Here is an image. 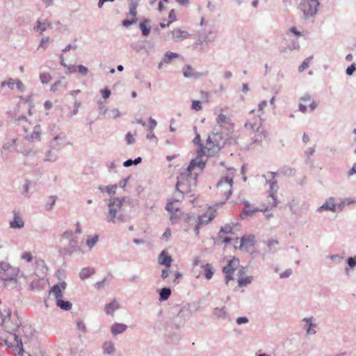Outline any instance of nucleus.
Returning <instances> with one entry per match:
<instances>
[{
	"instance_id": "f257e3e1",
	"label": "nucleus",
	"mask_w": 356,
	"mask_h": 356,
	"mask_svg": "<svg viewBox=\"0 0 356 356\" xmlns=\"http://www.w3.org/2000/svg\"><path fill=\"white\" fill-rule=\"evenodd\" d=\"M204 165L205 161L204 160H201L199 158L192 160L187 170L181 173L177 177V190L182 194L189 193L192 188L195 186L196 183V179L191 175V172L196 168L202 170Z\"/></svg>"
},
{
	"instance_id": "f03ea898",
	"label": "nucleus",
	"mask_w": 356,
	"mask_h": 356,
	"mask_svg": "<svg viewBox=\"0 0 356 356\" xmlns=\"http://www.w3.org/2000/svg\"><path fill=\"white\" fill-rule=\"evenodd\" d=\"M234 172L235 170L229 169L227 175L217 183L215 195L219 200L220 204H223L232 195Z\"/></svg>"
},
{
	"instance_id": "7ed1b4c3",
	"label": "nucleus",
	"mask_w": 356,
	"mask_h": 356,
	"mask_svg": "<svg viewBox=\"0 0 356 356\" xmlns=\"http://www.w3.org/2000/svg\"><path fill=\"white\" fill-rule=\"evenodd\" d=\"M222 138L219 134H212L209 136L204 145H200V148L197 150L200 159L202 160V156H211L215 155L221 148L222 145Z\"/></svg>"
},
{
	"instance_id": "20e7f679",
	"label": "nucleus",
	"mask_w": 356,
	"mask_h": 356,
	"mask_svg": "<svg viewBox=\"0 0 356 356\" xmlns=\"http://www.w3.org/2000/svg\"><path fill=\"white\" fill-rule=\"evenodd\" d=\"M216 122L222 131L232 133L234 129L232 115L228 113H220L216 118Z\"/></svg>"
},
{
	"instance_id": "39448f33",
	"label": "nucleus",
	"mask_w": 356,
	"mask_h": 356,
	"mask_svg": "<svg viewBox=\"0 0 356 356\" xmlns=\"http://www.w3.org/2000/svg\"><path fill=\"white\" fill-rule=\"evenodd\" d=\"M122 207V200L118 198H113L110 200L108 204L109 212L107 216L108 221L115 222V219L117 218L118 220H122V216L121 214L117 215L118 211Z\"/></svg>"
},
{
	"instance_id": "423d86ee",
	"label": "nucleus",
	"mask_w": 356,
	"mask_h": 356,
	"mask_svg": "<svg viewBox=\"0 0 356 356\" xmlns=\"http://www.w3.org/2000/svg\"><path fill=\"white\" fill-rule=\"evenodd\" d=\"M318 0H304L300 3V8L303 13L305 18L314 15L318 10Z\"/></svg>"
},
{
	"instance_id": "0eeeda50",
	"label": "nucleus",
	"mask_w": 356,
	"mask_h": 356,
	"mask_svg": "<svg viewBox=\"0 0 356 356\" xmlns=\"http://www.w3.org/2000/svg\"><path fill=\"white\" fill-rule=\"evenodd\" d=\"M24 129L26 138L30 141L39 140L41 134V127L39 124L33 125L31 123L24 121Z\"/></svg>"
},
{
	"instance_id": "6e6552de",
	"label": "nucleus",
	"mask_w": 356,
	"mask_h": 356,
	"mask_svg": "<svg viewBox=\"0 0 356 356\" xmlns=\"http://www.w3.org/2000/svg\"><path fill=\"white\" fill-rule=\"evenodd\" d=\"M275 188H277V182L273 181L270 184L271 193L267 197V202L263 204L261 206V212H266V211H270L272 209L277 207V205L278 204V201L277 199V196L275 195L276 191L275 192L273 191Z\"/></svg>"
},
{
	"instance_id": "1a4fd4ad",
	"label": "nucleus",
	"mask_w": 356,
	"mask_h": 356,
	"mask_svg": "<svg viewBox=\"0 0 356 356\" xmlns=\"http://www.w3.org/2000/svg\"><path fill=\"white\" fill-rule=\"evenodd\" d=\"M238 267L239 260L234 257L229 260L228 264L223 268L222 272L225 275V282L227 284L230 280L234 279L233 274Z\"/></svg>"
},
{
	"instance_id": "9d476101",
	"label": "nucleus",
	"mask_w": 356,
	"mask_h": 356,
	"mask_svg": "<svg viewBox=\"0 0 356 356\" xmlns=\"http://www.w3.org/2000/svg\"><path fill=\"white\" fill-rule=\"evenodd\" d=\"M215 216L214 211L209 208L208 211L202 216H199L197 220V225L195 227V232L197 235L200 233V225H206L209 223Z\"/></svg>"
},
{
	"instance_id": "9b49d317",
	"label": "nucleus",
	"mask_w": 356,
	"mask_h": 356,
	"mask_svg": "<svg viewBox=\"0 0 356 356\" xmlns=\"http://www.w3.org/2000/svg\"><path fill=\"white\" fill-rule=\"evenodd\" d=\"M307 106H309L311 111H314L317 106V104L309 95H305L300 98L299 111L302 113H305L307 111Z\"/></svg>"
},
{
	"instance_id": "f8f14e48",
	"label": "nucleus",
	"mask_w": 356,
	"mask_h": 356,
	"mask_svg": "<svg viewBox=\"0 0 356 356\" xmlns=\"http://www.w3.org/2000/svg\"><path fill=\"white\" fill-rule=\"evenodd\" d=\"M255 244V236L253 234L245 235L241 238L239 249L249 252L252 250Z\"/></svg>"
},
{
	"instance_id": "ddd939ff",
	"label": "nucleus",
	"mask_w": 356,
	"mask_h": 356,
	"mask_svg": "<svg viewBox=\"0 0 356 356\" xmlns=\"http://www.w3.org/2000/svg\"><path fill=\"white\" fill-rule=\"evenodd\" d=\"M166 210L171 213L170 220L172 223H175L179 219V216L176 213L179 210V201L176 200H170L168 202Z\"/></svg>"
},
{
	"instance_id": "4468645a",
	"label": "nucleus",
	"mask_w": 356,
	"mask_h": 356,
	"mask_svg": "<svg viewBox=\"0 0 356 356\" xmlns=\"http://www.w3.org/2000/svg\"><path fill=\"white\" fill-rule=\"evenodd\" d=\"M244 208L240 214L241 218L245 219L252 217L257 212H261V208L254 207L248 201L243 202Z\"/></svg>"
},
{
	"instance_id": "2eb2a0df",
	"label": "nucleus",
	"mask_w": 356,
	"mask_h": 356,
	"mask_svg": "<svg viewBox=\"0 0 356 356\" xmlns=\"http://www.w3.org/2000/svg\"><path fill=\"white\" fill-rule=\"evenodd\" d=\"M233 227L230 225H225L221 227L219 232V238L224 243H228L232 241V238L227 236V234H234Z\"/></svg>"
},
{
	"instance_id": "dca6fc26",
	"label": "nucleus",
	"mask_w": 356,
	"mask_h": 356,
	"mask_svg": "<svg viewBox=\"0 0 356 356\" xmlns=\"http://www.w3.org/2000/svg\"><path fill=\"white\" fill-rule=\"evenodd\" d=\"M1 86L2 88L8 86L10 89H13L15 86L21 92L24 90L23 83L19 79H8L7 81H3Z\"/></svg>"
},
{
	"instance_id": "f3484780",
	"label": "nucleus",
	"mask_w": 356,
	"mask_h": 356,
	"mask_svg": "<svg viewBox=\"0 0 356 356\" xmlns=\"http://www.w3.org/2000/svg\"><path fill=\"white\" fill-rule=\"evenodd\" d=\"M66 286V283L63 282L54 285L51 288L50 293L55 297L56 300L62 298L63 293L65 290Z\"/></svg>"
},
{
	"instance_id": "a211bd4d",
	"label": "nucleus",
	"mask_w": 356,
	"mask_h": 356,
	"mask_svg": "<svg viewBox=\"0 0 356 356\" xmlns=\"http://www.w3.org/2000/svg\"><path fill=\"white\" fill-rule=\"evenodd\" d=\"M252 281L251 277L245 276V271L243 268H241L239 270V277L238 279V286L243 287L248 284H250Z\"/></svg>"
},
{
	"instance_id": "6ab92c4d",
	"label": "nucleus",
	"mask_w": 356,
	"mask_h": 356,
	"mask_svg": "<svg viewBox=\"0 0 356 356\" xmlns=\"http://www.w3.org/2000/svg\"><path fill=\"white\" fill-rule=\"evenodd\" d=\"M183 74L186 78H198L203 75L202 73L195 72L194 69L189 65L183 68Z\"/></svg>"
},
{
	"instance_id": "aec40b11",
	"label": "nucleus",
	"mask_w": 356,
	"mask_h": 356,
	"mask_svg": "<svg viewBox=\"0 0 356 356\" xmlns=\"http://www.w3.org/2000/svg\"><path fill=\"white\" fill-rule=\"evenodd\" d=\"M172 38L176 41L182 40L184 39H186L188 38L189 34L186 31H182L180 29H175L171 31Z\"/></svg>"
},
{
	"instance_id": "412c9836",
	"label": "nucleus",
	"mask_w": 356,
	"mask_h": 356,
	"mask_svg": "<svg viewBox=\"0 0 356 356\" xmlns=\"http://www.w3.org/2000/svg\"><path fill=\"white\" fill-rule=\"evenodd\" d=\"M172 261L171 257L165 251H163L159 257V263L165 266L167 268L171 266Z\"/></svg>"
},
{
	"instance_id": "4be33fe9",
	"label": "nucleus",
	"mask_w": 356,
	"mask_h": 356,
	"mask_svg": "<svg viewBox=\"0 0 356 356\" xmlns=\"http://www.w3.org/2000/svg\"><path fill=\"white\" fill-rule=\"evenodd\" d=\"M14 219L10 222V227L13 228H22L24 227V221L19 213L14 211Z\"/></svg>"
},
{
	"instance_id": "5701e85b",
	"label": "nucleus",
	"mask_w": 356,
	"mask_h": 356,
	"mask_svg": "<svg viewBox=\"0 0 356 356\" xmlns=\"http://www.w3.org/2000/svg\"><path fill=\"white\" fill-rule=\"evenodd\" d=\"M204 270V275L208 280H211L213 275V268L211 264H206L202 266Z\"/></svg>"
},
{
	"instance_id": "b1692460",
	"label": "nucleus",
	"mask_w": 356,
	"mask_h": 356,
	"mask_svg": "<svg viewBox=\"0 0 356 356\" xmlns=\"http://www.w3.org/2000/svg\"><path fill=\"white\" fill-rule=\"evenodd\" d=\"M119 308V304L116 300H113L109 304L106 305L105 312L108 315H113V312Z\"/></svg>"
},
{
	"instance_id": "393cba45",
	"label": "nucleus",
	"mask_w": 356,
	"mask_h": 356,
	"mask_svg": "<svg viewBox=\"0 0 356 356\" xmlns=\"http://www.w3.org/2000/svg\"><path fill=\"white\" fill-rule=\"evenodd\" d=\"M127 329V325L122 323H115L112 325L111 330L113 334L116 335L124 332Z\"/></svg>"
},
{
	"instance_id": "a878e982",
	"label": "nucleus",
	"mask_w": 356,
	"mask_h": 356,
	"mask_svg": "<svg viewBox=\"0 0 356 356\" xmlns=\"http://www.w3.org/2000/svg\"><path fill=\"white\" fill-rule=\"evenodd\" d=\"M335 204L333 198H330L323 204L320 208L319 211L322 210H330L334 211L335 210Z\"/></svg>"
},
{
	"instance_id": "bb28decb",
	"label": "nucleus",
	"mask_w": 356,
	"mask_h": 356,
	"mask_svg": "<svg viewBox=\"0 0 356 356\" xmlns=\"http://www.w3.org/2000/svg\"><path fill=\"white\" fill-rule=\"evenodd\" d=\"M149 20L144 19L140 23V29L144 36H147L150 33V26H149Z\"/></svg>"
},
{
	"instance_id": "cd10ccee",
	"label": "nucleus",
	"mask_w": 356,
	"mask_h": 356,
	"mask_svg": "<svg viewBox=\"0 0 356 356\" xmlns=\"http://www.w3.org/2000/svg\"><path fill=\"white\" fill-rule=\"evenodd\" d=\"M95 273V269L92 268H85L80 272V277L85 280Z\"/></svg>"
},
{
	"instance_id": "c85d7f7f",
	"label": "nucleus",
	"mask_w": 356,
	"mask_h": 356,
	"mask_svg": "<svg viewBox=\"0 0 356 356\" xmlns=\"http://www.w3.org/2000/svg\"><path fill=\"white\" fill-rule=\"evenodd\" d=\"M6 270L10 271V275L8 274L6 277H3V279L6 280H12L16 278L19 271L17 269H15L11 266H7V269Z\"/></svg>"
},
{
	"instance_id": "c756f323",
	"label": "nucleus",
	"mask_w": 356,
	"mask_h": 356,
	"mask_svg": "<svg viewBox=\"0 0 356 356\" xmlns=\"http://www.w3.org/2000/svg\"><path fill=\"white\" fill-rule=\"evenodd\" d=\"M57 305L64 309V310H70L72 307V303L69 301H64L62 298L57 300Z\"/></svg>"
},
{
	"instance_id": "7c9ffc66",
	"label": "nucleus",
	"mask_w": 356,
	"mask_h": 356,
	"mask_svg": "<svg viewBox=\"0 0 356 356\" xmlns=\"http://www.w3.org/2000/svg\"><path fill=\"white\" fill-rule=\"evenodd\" d=\"M179 56V55L176 53L168 51L165 53L163 61L165 63H170L172 58H178Z\"/></svg>"
},
{
	"instance_id": "2f4dec72",
	"label": "nucleus",
	"mask_w": 356,
	"mask_h": 356,
	"mask_svg": "<svg viewBox=\"0 0 356 356\" xmlns=\"http://www.w3.org/2000/svg\"><path fill=\"white\" fill-rule=\"evenodd\" d=\"M50 26L49 23H47L46 22L41 23L40 21L37 22V26L35 27V29L37 31H40V33H42L44 31L47 27Z\"/></svg>"
},
{
	"instance_id": "473e14b6",
	"label": "nucleus",
	"mask_w": 356,
	"mask_h": 356,
	"mask_svg": "<svg viewBox=\"0 0 356 356\" xmlns=\"http://www.w3.org/2000/svg\"><path fill=\"white\" fill-rule=\"evenodd\" d=\"M104 352L106 354H111L114 351V345L112 342H106L103 346Z\"/></svg>"
},
{
	"instance_id": "72a5a7b5",
	"label": "nucleus",
	"mask_w": 356,
	"mask_h": 356,
	"mask_svg": "<svg viewBox=\"0 0 356 356\" xmlns=\"http://www.w3.org/2000/svg\"><path fill=\"white\" fill-rule=\"evenodd\" d=\"M131 1L133 2V3L129 10V15L131 16V18H136V14H137L136 7H137V3H138V0H131Z\"/></svg>"
},
{
	"instance_id": "f704fd0d",
	"label": "nucleus",
	"mask_w": 356,
	"mask_h": 356,
	"mask_svg": "<svg viewBox=\"0 0 356 356\" xmlns=\"http://www.w3.org/2000/svg\"><path fill=\"white\" fill-rule=\"evenodd\" d=\"M171 294V291L168 288H163L160 292V299L163 300H167Z\"/></svg>"
},
{
	"instance_id": "c9c22d12",
	"label": "nucleus",
	"mask_w": 356,
	"mask_h": 356,
	"mask_svg": "<svg viewBox=\"0 0 356 356\" xmlns=\"http://www.w3.org/2000/svg\"><path fill=\"white\" fill-rule=\"evenodd\" d=\"M40 79L42 83H48L51 80V76L49 73L44 72L40 74Z\"/></svg>"
},
{
	"instance_id": "e433bc0d",
	"label": "nucleus",
	"mask_w": 356,
	"mask_h": 356,
	"mask_svg": "<svg viewBox=\"0 0 356 356\" xmlns=\"http://www.w3.org/2000/svg\"><path fill=\"white\" fill-rule=\"evenodd\" d=\"M269 250H273L278 245V241L276 239H270L266 242Z\"/></svg>"
},
{
	"instance_id": "4c0bfd02",
	"label": "nucleus",
	"mask_w": 356,
	"mask_h": 356,
	"mask_svg": "<svg viewBox=\"0 0 356 356\" xmlns=\"http://www.w3.org/2000/svg\"><path fill=\"white\" fill-rule=\"evenodd\" d=\"M191 108L195 111H199L202 110V106L201 105V102L197 100H193L192 102Z\"/></svg>"
},
{
	"instance_id": "58836bf2",
	"label": "nucleus",
	"mask_w": 356,
	"mask_h": 356,
	"mask_svg": "<svg viewBox=\"0 0 356 356\" xmlns=\"http://www.w3.org/2000/svg\"><path fill=\"white\" fill-rule=\"evenodd\" d=\"M311 58H306L299 67V71L303 72L309 67Z\"/></svg>"
},
{
	"instance_id": "ea45409f",
	"label": "nucleus",
	"mask_w": 356,
	"mask_h": 356,
	"mask_svg": "<svg viewBox=\"0 0 356 356\" xmlns=\"http://www.w3.org/2000/svg\"><path fill=\"white\" fill-rule=\"evenodd\" d=\"M98 238H99V236L97 234H96L95 236L88 238L87 240V245L90 247V248H92L94 246V245L97 243V240H98Z\"/></svg>"
},
{
	"instance_id": "a19ab883",
	"label": "nucleus",
	"mask_w": 356,
	"mask_h": 356,
	"mask_svg": "<svg viewBox=\"0 0 356 356\" xmlns=\"http://www.w3.org/2000/svg\"><path fill=\"white\" fill-rule=\"evenodd\" d=\"M137 18H131L130 19H124L122 21V25L125 27H129L133 24L136 23Z\"/></svg>"
},
{
	"instance_id": "79ce46f5",
	"label": "nucleus",
	"mask_w": 356,
	"mask_h": 356,
	"mask_svg": "<svg viewBox=\"0 0 356 356\" xmlns=\"http://www.w3.org/2000/svg\"><path fill=\"white\" fill-rule=\"evenodd\" d=\"M168 18H169V21L167 23V25H170L173 22L176 21L175 13L173 9L170 11Z\"/></svg>"
},
{
	"instance_id": "37998d69",
	"label": "nucleus",
	"mask_w": 356,
	"mask_h": 356,
	"mask_svg": "<svg viewBox=\"0 0 356 356\" xmlns=\"http://www.w3.org/2000/svg\"><path fill=\"white\" fill-rule=\"evenodd\" d=\"M22 259L27 262H30L32 261V255L31 252H25L22 254Z\"/></svg>"
},
{
	"instance_id": "c03bdc74",
	"label": "nucleus",
	"mask_w": 356,
	"mask_h": 356,
	"mask_svg": "<svg viewBox=\"0 0 356 356\" xmlns=\"http://www.w3.org/2000/svg\"><path fill=\"white\" fill-rule=\"evenodd\" d=\"M355 71H356V64L355 63H353L350 66H349L346 69V74L348 76H351Z\"/></svg>"
},
{
	"instance_id": "a18cd8bd",
	"label": "nucleus",
	"mask_w": 356,
	"mask_h": 356,
	"mask_svg": "<svg viewBox=\"0 0 356 356\" xmlns=\"http://www.w3.org/2000/svg\"><path fill=\"white\" fill-rule=\"evenodd\" d=\"M76 70L78 72L83 75H86L88 73V68L82 65L76 66Z\"/></svg>"
},
{
	"instance_id": "49530a36",
	"label": "nucleus",
	"mask_w": 356,
	"mask_h": 356,
	"mask_svg": "<svg viewBox=\"0 0 356 356\" xmlns=\"http://www.w3.org/2000/svg\"><path fill=\"white\" fill-rule=\"evenodd\" d=\"M102 96L104 99H107L111 95V91L108 88H105L101 90Z\"/></svg>"
},
{
	"instance_id": "de8ad7c7",
	"label": "nucleus",
	"mask_w": 356,
	"mask_h": 356,
	"mask_svg": "<svg viewBox=\"0 0 356 356\" xmlns=\"http://www.w3.org/2000/svg\"><path fill=\"white\" fill-rule=\"evenodd\" d=\"M61 65H63L64 67H67L70 73H74V72H76V70H77L76 66H74V65L67 66L65 65V63L63 62V60L61 61Z\"/></svg>"
},
{
	"instance_id": "09e8293b",
	"label": "nucleus",
	"mask_w": 356,
	"mask_h": 356,
	"mask_svg": "<svg viewBox=\"0 0 356 356\" xmlns=\"http://www.w3.org/2000/svg\"><path fill=\"white\" fill-rule=\"evenodd\" d=\"M292 273V271L291 269H287L284 270V272L280 273V277L281 278H286L289 277Z\"/></svg>"
},
{
	"instance_id": "8fccbe9b",
	"label": "nucleus",
	"mask_w": 356,
	"mask_h": 356,
	"mask_svg": "<svg viewBox=\"0 0 356 356\" xmlns=\"http://www.w3.org/2000/svg\"><path fill=\"white\" fill-rule=\"evenodd\" d=\"M49 38H43L40 41L39 47L45 49L47 48V43L49 42Z\"/></svg>"
},
{
	"instance_id": "3c124183",
	"label": "nucleus",
	"mask_w": 356,
	"mask_h": 356,
	"mask_svg": "<svg viewBox=\"0 0 356 356\" xmlns=\"http://www.w3.org/2000/svg\"><path fill=\"white\" fill-rule=\"evenodd\" d=\"M126 140L128 144H132L135 141V139L131 133H128L126 135Z\"/></svg>"
},
{
	"instance_id": "603ef678",
	"label": "nucleus",
	"mask_w": 356,
	"mask_h": 356,
	"mask_svg": "<svg viewBox=\"0 0 356 356\" xmlns=\"http://www.w3.org/2000/svg\"><path fill=\"white\" fill-rule=\"evenodd\" d=\"M348 264L350 267H354L356 266V257H350L348 259Z\"/></svg>"
},
{
	"instance_id": "864d4df0",
	"label": "nucleus",
	"mask_w": 356,
	"mask_h": 356,
	"mask_svg": "<svg viewBox=\"0 0 356 356\" xmlns=\"http://www.w3.org/2000/svg\"><path fill=\"white\" fill-rule=\"evenodd\" d=\"M267 106V101L264 100L259 104V111L263 112L264 108Z\"/></svg>"
},
{
	"instance_id": "5fc2aeb1",
	"label": "nucleus",
	"mask_w": 356,
	"mask_h": 356,
	"mask_svg": "<svg viewBox=\"0 0 356 356\" xmlns=\"http://www.w3.org/2000/svg\"><path fill=\"white\" fill-rule=\"evenodd\" d=\"M248 321L246 317H239L236 319V323L238 324L246 323Z\"/></svg>"
},
{
	"instance_id": "6e6d98bb",
	"label": "nucleus",
	"mask_w": 356,
	"mask_h": 356,
	"mask_svg": "<svg viewBox=\"0 0 356 356\" xmlns=\"http://www.w3.org/2000/svg\"><path fill=\"white\" fill-rule=\"evenodd\" d=\"M193 143L195 144V145H199V149L200 148V135L199 134H197L195 136V138L193 139Z\"/></svg>"
},
{
	"instance_id": "4d7b16f0",
	"label": "nucleus",
	"mask_w": 356,
	"mask_h": 356,
	"mask_svg": "<svg viewBox=\"0 0 356 356\" xmlns=\"http://www.w3.org/2000/svg\"><path fill=\"white\" fill-rule=\"evenodd\" d=\"M348 175L351 176L353 174H356V162L353 164L352 168L348 172Z\"/></svg>"
},
{
	"instance_id": "13d9d810",
	"label": "nucleus",
	"mask_w": 356,
	"mask_h": 356,
	"mask_svg": "<svg viewBox=\"0 0 356 356\" xmlns=\"http://www.w3.org/2000/svg\"><path fill=\"white\" fill-rule=\"evenodd\" d=\"M168 274H169V270H168V268H165V269H163L162 270V274H161V277L163 279H165L167 278V277L168 276Z\"/></svg>"
},
{
	"instance_id": "bf43d9fd",
	"label": "nucleus",
	"mask_w": 356,
	"mask_h": 356,
	"mask_svg": "<svg viewBox=\"0 0 356 356\" xmlns=\"http://www.w3.org/2000/svg\"><path fill=\"white\" fill-rule=\"evenodd\" d=\"M157 124V122L155 120L150 118L149 120V127L150 129H154Z\"/></svg>"
},
{
	"instance_id": "052dcab7",
	"label": "nucleus",
	"mask_w": 356,
	"mask_h": 356,
	"mask_svg": "<svg viewBox=\"0 0 356 356\" xmlns=\"http://www.w3.org/2000/svg\"><path fill=\"white\" fill-rule=\"evenodd\" d=\"M290 31L297 36H300L301 35L300 32L298 31L296 27L291 28Z\"/></svg>"
},
{
	"instance_id": "680f3d73",
	"label": "nucleus",
	"mask_w": 356,
	"mask_h": 356,
	"mask_svg": "<svg viewBox=\"0 0 356 356\" xmlns=\"http://www.w3.org/2000/svg\"><path fill=\"white\" fill-rule=\"evenodd\" d=\"M163 237L166 238L167 239L169 238L171 236V231L170 229H167L165 232L163 234Z\"/></svg>"
},
{
	"instance_id": "e2e57ef3",
	"label": "nucleus",
	"mask_w": 356,
	"mask_h": 356,
	"mask_svg": "<svg viewBox=\"0 0 356 356\" xmlns=\"http://www.w3.org/2000/svg\"><path fill=\"white\" fill-rule=\"evenodd\" d=\"M44 106L46 109L49 110L52 107V103L50 101H46Z\"/></svg>"
},
{
	"instance_id": "0e129e2a",
	"label": "nucleus",
	"mask_w": 356,
	"mask_h": 356,
	"mask_svg": "<svg viewBox=\"0 0 356 356\" xmlns=\"http://www.w3.org/2000/svg\"><path fill=\"white\" fill-rule=\"evenodd\" d=\"M133 163H134L133 160H131V159H129V160L126 161L124 163V165L125 167H129V166H131Z\"/></svg>"
},
{
	"instance_id": "69168bd1",
	"label": "nucleus",
	"mask_w": 356,
	"mask_h": 356,
	"mask_svg": "<svg viewBox=\"0 0 356 356\" xmlns=\"http://www.w3.org/2000/svg\"><path fill=\"white\" fill-rule=\"evenodd\" d=\"M177 1L182 6L187 5L189 3V0H177Z\"/></svg>"
},
{
	"instance_id": "338daca9",
	"label": "nucleus",
	"mask_w": 356,
	"mask_h": 356,
	"mask_svg": "<svg viewBox=\"0 0 356 356\" xmlns=\"http://www.w3.org/2000/svg\"><path fill=\"white\" fill-rule=\"evenodd\" d=\"M201 95L202 97L205 98L207 100L209 98V93L207 92L202 91Z\"/></svg>"
},
{
	"instance_id": "774afa93",
	"label": "nucleus",
	"mask_w": 356,
	"mask_h": 356,
	"mask_svg": "<svg viewBox=\"0 0 356 356\" xmlns=\"http://www.w3.org/2000/svg\"><path fill=\"white\" fill-rule=\"evenodd\" d=\"M309 136L307 134H304V135L302 136L303 142L307 143V142H309Z\"/></svg>"
}]
</instances>
